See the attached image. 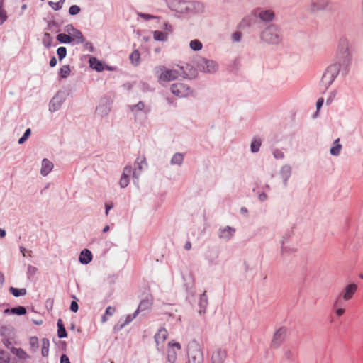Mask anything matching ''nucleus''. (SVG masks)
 <instances>
[{"mask_svg": "<svg viewBox=\"0 0 363 363\" xmlns=\"http://www.w3.org/2000/svg\"><path fill=\"white\" fill-rule=\"evenodd\" d=\"M340 65L337 64L330 65L326 68L320 83V86L323 91H325L332 84L340 73Z\"/></svg>", "mask_w": 363, "mask_h": 363, "instance_id": "4", "label": "nucleus"}, {"mask_svg": "<svg viewBox=\"0 0 363 363\" xmlns=\"http://www.w3.org/2000/svg\"><path fill=\"white\" fill-rule=\"evenodd\" d=\"M184 162V155L181 152H176L171 158L170 164L172 165L182 166Z\"/></svg>", "mask_w": 363, "mask_h": 363, "instance_id": "30", "label": "nucleus"}, {"mask_svg": "<svg viewBox=\"0 0 363 363\" xmlns=\"http://www.w3.org/2000/svg\"><path fill=\"white\" fill-rule=\"evenodd\" d=\"M189 13H201L204 11V6L200 1H187Z\"/></svg>", "mask_w": 363, "mask_h": 363, "instance_id": "20", "label": "nucleus"}, {"mask_svg": "<svg viewBox=\"0 0 363 363\" xmlns=\"http://www.w3.org/2000/svg\"><path fill=\"white\" fill-rule=\"evenodd\" d=\"M140 86H141V89L143 91H145V92L154 91V89L150 87V86L148 84L145 83V82H141L140 83Z\"/></svg>", "mask_w": 363, "mask_h": 363, "instance_id": "60", "label": "nucleus"}, {"mask_svg": "<svg viewBox=\"0 0 363 363\" xmlns=\"http://www.w3.org/2000/svg\"><path fill=\"white\" fill-rule=\"evenodd\" d=\"M357 284L355 283H351L345 286L342 291L337 295L333 306H336L339 299L340 298H342L344 301L350 300L354 294L357 292Z\"/></svg>", "mask_w": 363, "mask_h": 363, "instance_id": "8", "label": "nucleus"}, {"mask_svg": "<svg viewBox=\"0 0 363 363\" xmlns=\"http://www.w3.org/2000/svg\"><path fill=\"white\" fill-rule=\"evenodd\" d=\"M57 55L58 56L59 60H62L67 55V48L63 46L58 48L57 50Z\"/></svg>", "mask_w": 363, "mask_h": 363, "instance_id": "49", "label": "nucleus"}, {"mask_svg": "<svg viewBox=\"0 0 363 363\" xmlns=\"http://www.w3.org/2000/svg\"><path fill=\"white\" fill-rule=\"evenodd\" d=\"M181 349L179 342H169L167 349V360L169 363H174L177 359V350Z\"/></svg>", "mask_w": 363, "mask_h": 363, "instance_id": "19", "label": "nucleus"}, {"mask_svg": "<svg viewBox=\"0 0 363 363\" xmlns=\"http://www.w3.org/2000/svg\"><path fill=\"white\" fill-rule=\"evenodd\" d=\"M9 354L7 352L0 349V363H9Z\"/></svg>", "mask_w": 363, "mask_h": 363, "instance_id": "47", "label": "nucleus"}, {"mask_svg": "<svg viewBox=\"0 0 363 363\" xmlns=\"http://www.w3.org/2000/svg\"><path fill=\"white\" fill-rule=\"evenodd\" d=\"M195 63L198 70L204 74H214L219 69V65L216 61L203 57H198Z\"/></svg>", "mask_w": 363, "mask_h": 363, "instance_id": "2", "label": "nucleus"}, {"mask_svg": "<svg viewBox=\"0 0 363 363\" xmlns=\"http://www.w3.org/2000/svg\"><path fill=\"white\" fill-rule=\"evenodd\" d=\"M226 357V352L222 348H218L211 357L212 363H223Z\"/></svg>", "mask_w": 363, "mask_h": 363, "instance_id": "22", "label": "nucleus"}, {"mask_svg": "<svg viewBox=\"0 0 363 363\" xmlns=\"http://www.w3.org/2000/svg\"><path fill=\"white\" fill-rule=\"evenodd\" d=\"M152 304V299L150 298H146L142 300L135 311H138V313L140 312H144L150 309Z\"/></svg>", "mask_w": 363, "mask_h": 363, "instance_id": "27", "label": "nucleus"}, {"mask_svg": "<svg viewBox=\"0 0 363 363\" xmlns=\"http://www.w3.org/2000/svg\"><path fill=\"white\" fill-rule=\"evenodd\" d=\"M137 14H138V16H140V18H142L145 21H149V20L156 19V18H159L157 16H153V15H151V14H147V13H140V12H138Z\"/></svg>", "mask_w": 363, "mask_h": 363, "instance_id": "53", "label": "nucleus"}, {"mask_svg": "<svg viewBox=\"0 0 363 363\" xmlns=\"http://www.w3.org/2000/svg\"><path fill=\"white\" fill-rule=\"evenodd\" d=\"M153 38L156 41L166 42L168 40V33L161 30H155L153 32Z\"/></svg>", "mask_w": 363, "mask_h": 363, "instance_id": "33", "label": "nucleus"}, {"mask_svg": "<svg viewBox=\"0 0 363 363\" xmlns=\"http://www.w3.org/2000/svg\"><path fill=\"white\" fill-rule=\"evenodd\" d=\"M70 72V69L69 65H63L59 72V74L62 79H65L68 77Z\"/></svg>", "mask_w": 363, "mask_h": 363, "instance_id": "46", "label": "nucleus"}, {"mask_svg": "<svg viewBox=\"0 0 363 363\" xmlns=\"http://www.w3.org/2000/svg\"><path fill=\"white\" fill-rule=\"evenodd\" d=\"M130 183V177L122 176L120 179V186L121 188H125Z\"/></svg>", "mask_w": 363, "mask_h": 363, "instance_id": "55", "label": "nucleus"}, {"mask_svg": "<svg viewBox=\"0 0 363 363\" xmlns=\"http://www.w3.org/2000/svg\"><path fill=\"white\" fill-rule=\"evenodd\" d=\"M261 146V140L259 139H254L251 142L250 150L253 153H256L259 150Z\"/></svg>", "mask_w": 363, "mask_h": 363, "instance_id": "43", "label": "nucleus"}, {"mask_svg": "<svg viewBox=\"0 0 363 363\" xmlns=\"http://www.w3.org/2000/svg\"><path fill=\"white\" fill-rule=\"evenodd\" d=\"M292 174V167L290 164H286L281 167L279 174L282 179L283 186H287L288 181Z\"/></svg>", "mask_w": 363, "mask_h": 363, "instance_id": "18", "label": "nucleus"}, {"mask_svg": "<svg viewBox=\"0 0 363 363\" xmlns=\"http://www.w3.org/2000/svg\"><path fill=\"white\" fill-rule=\"evenodd\" d=\"M11 352L20 359H26L27 358H30V356L28 355L27 353L21 348L12 347L11 348Z\"/></svg>", "mask_w": 363, "mask_h": 363, "instance_id": "35", "label": "nucleus"}, {"mask_svg": "<svg viewBox=\"0 0 363 363\" xmlns=\"http://www.w3.org/2000/svg\"><path fill=\"white\" fill-rule=\"evenodd\" d=\"M337 52H353L352 41L348 37L342 35L339 38Z\"/></svg>", "mask_w": 363, "mask_h": 363, "instance_id": "14", "label": "nucleus"}, {"mask_svg": "<svg viewBox=\"0 0 363 363\" xmlns=\"http://www.w3.org/2000/svg\"><path fill=\"white\" fill-rule=\"evenodd\" d=\"M155 72L159 75L160 82H170L177 79L182 75L181 72L177 69H169L164 66L155 67Z\"/></svg>", "mask_w": 363, "mask_h": 363, "instance_id": "5", "label": "nucleus"}, {"mask_svg": "<svg viewBox=\"0 0 363 363\" xmlns=\"http://www.w3.org/2000/svg\"><path fill=\"white\" fill-rule=\"evenodd\" d=\"M242 33L240 32H235L232 35V40L233 42L238 43L241 40Z\"/></svg>", "mask_w": 363, "mask_h": 363, "instance_id": "59", "label": "nucleus"}, {"mask_svg": "<svg viewBox=\"0 0 363 363\" xmlns=\"http://www.w3.org/2000/svg\"><path fill=\"white\" fill-rule=\"evenodd\" d=\"M188 363H203V352L196 341L189 345Z\"/></svg>", "mask_w": 363, "mask_h": 363, "instance_id": "6", "label": "nucleus"}, {"mask_svg": "<svg viewBox=\"0 0 363 363\" xmlns=\"http://www.w3.org/2000/svg\"><path fill=\"white\" fill-rule=\"evenodd\" d=\"M9 291L12 294V295L15 297L22 296L26 294L27 291L26 289H18L15 287H10Z\"/></svg>", "mask_w": 363, "mask_h": 363, "instance_id": "41", "label": "nucleus"}, {"mask_svg": "<svg viewBox=\"0 0 363 363\" xmlns=\"http://www.w3.org/2000/svg\"><path fill=\"white\" fill-rule=\"evenodd\" d=\"M162 28L168 33H171L172 30V26L171 24H169V23L167 22H165L163 25V27Z\"/></svg>", "mask_w": 363, "mask_h": 363, "instance_id": "63", "label": "nucleus"}, {"mask_svg": "<svg viewBox=\"0 0 363 363\" xmlns=\"http://www.w3.org/2000/svg\"><path fill=\"white\" fill-rule=\"evenodd\" d=\"M129 108L130 111L135 116L138 113V112L141 111L143 112L144 113H147L150 111V107L146 106L143 101H139L136 104L130 105Z\"/></svg>", "mask_w": 363, "mask_h": 363, "instance_id": "21", "label": "nucleus"}, {"mask_svg": "<svg viewBox=\"0 0 363 363\" xmlns=\"http://www.w3.org/2000/svg\"><path fill=\"white\" fill-rule=\"evenodd\" d=\"M218 257V252L216 250H211L206 255V259L210 266L217 264L216 260Z\"/></svg>", "mask_w": 363, "mask_h": 363, "instance_id": "26", "label": "nucleus"}, {"mask_svg": "<svg viewBox=\"0 0 363 363\" xmlns=\"http://www.w3.org/2000/svg\"><path fill=\"white\" fill-rule=\"evenodd\" d=\"M330 0H311L309 6V12L315 13L320 11H325L328 9Z\"/></svg>", "mask_w": 363, "mask_h": 363, "instance_id": "12", "label": "nucleus"}, {"mask_svg": "<svg viewBox=\"0 0 363 363\" xmlns=\"http://www.w3.org/2000/svg\"><path fill=\"white\" fill-rule=\"evenodd\" d=\"M57 40L63 44H72V40L71 39V35L67 33H58L56 36Z\"/></svg>", "mask_w": 363, "mask_h": 363, "instance_id": "36", "label": "nucleus"}, {"mask_svg": "<svg viewBox=\"0 0 363 363\" xmlns=\"http://www.w3.org/2000/svg\"><path fill=\"white\" fill-rule=\"evenodd\" d=\"M133 171V170L131 166H126L123 169L122 176L130 177V176L132 174Z\"/></svg>", "mask_w": 363, "mask_h": 363, "instance_id": "58", "label": "nucleus"}, {"mask_svg": "<svg viewBox=\"0 0 363 363\" xmlns=\"http://www.w3.org/2000/svg\"><path fill=\"white\" fill-rule=\"evenodd\" d=\"M168 333L164 328H161L158 332L155 335V341L156 343L157 349L159 351H162L164 349L163 343L166 340Z\"/></svg>", "mask_w": 363, "mask_h": 363, "instance_id": "16", "label": "nucleus"}, {"mask_svg": "<svg viewBox=\"0 0 363 363\" xmlns=\"http://www.w3.org/2000/svg\"><path fill=\"white\" fill-rule=\"evenodd\" d=\"M189 47L194 51H199L202 49L203 44L199 40L194 39L190 41Z\"/></svg>", "mask_w": 363, "mask_h": 363, "instance_id": "42", "label": "nucleus"}, {"mask_svg": "<svg viewBox=\"0 0 363 363\" xmlns=\"http://www.w3.org/2000/svg\"><path fill=\"white\" fill-rule=\"evenodd\" d=\"M71 39H73L72 45H79L85 43V38L82 33L77 28L71 34Z\"/></svg>", "mask_w": 363, "mask_h": 363, "instance_id": "25", "label": "nucleus"}, {"mask_svg": "<svg viewBox=\"0 0 363 363\" xmlns=\"http://www.w3.org/2000/svg\"><path fill=\"white\" fill-rule=\"evenodd\" d=\"M236 230L235 228L231 226L220 227L218 230V237L220 240L224 242H228L231 240L235 236Z\"/></svg>", "mask_w": 363, "mask_h": 363, "instance_id": "10", "label": "nucleus"}, {"mask_svg": "<svg viewBox=\"0 0 363 363\" xmlns=\"http://www.w3.org/2000/svg\"><path fill=\"white\" fill-rule=\"evenodd\" d=\"M252 15L257 22L262 26L271 24L275 20V11L272 9L258 7L252 11Z\"/></svg>", "mask_w": 363, "mask_h": 363, "instance_id": "3", "label": "nucleus"}, {"mask_svg": "<svg viewBox=\"0 0 363 363\" xmlns=\"http://www.w3.org/2000/svg\"><path fill=\"white\" fill-rule=\"evenodd\" d=\"M111 111V101L107 98L101 99L96 108V113L103 118L108 115Z\"/></svg>", "mask_w": 363, "mask_h": 363, "instance_id": "13", "label": "nucleus"}, {"mask_svg": "<svg viewBox=\"0 0 363 363\" xmlns=\"http://www.w3.org/2000/svg\"><path fill=\"white\" fill-rule=\"evenodd\" d=\"M168 7L179 13H189V7L185 0H171L168 2Z\"/></svg>", "mask_w": 363, "mask_h": 363, "instance_id": "9", "label": "nucleus"}, {"mask_svg": "<svg viewBox=\"0 0 363 363\" xmlns=\"http://www.w3.org/2000/svg\"><path fill=\"white\" fill-rule=\"evenodd\" d=\"M78 309H79L78 303L75 301H72L70 304V310L72 312L76 313V312H77Z\"/></svg>", "mask_w": 363, "mask_h": 363, "instance_id": "61", "label": "nucleus"}, {"mask_svg": "<svg viewBox=\"0 0 363 363\" xmlns=\"http://www.w3.org/2000/svg\"><path fill=\"white\" fill-rule=\"evenodd\" d=\"M272 155L277 160H283L285 157L284 153L279 149H275L272 152Z\"/></svg>", "mask_w": 363, "mask_h": 363, "instance_id": "54", "label": "nucleus"}, {"mask_svg": "<svg viewBox=\"0 0 363 363\" xmlns=\"http://www.w3.org/2000/svg\"><path fill=\"white\" fill-rule=\"evenodd\" d=\"M80 263L83 264H87L92 260V254L88 249H84L79 257Z\"/></svg>", "mask_w": 363, "mask_h": 363, "instance_id": "24", "label": "nucleus"}, {"mask_svg": "<svg viewBox=\"0 0 363 363\" xmlns=\"http://www.w3.org/2000/svg\"><path fill=\"white\" fill-rule=\"evenodd\" d=\"M53 164L49 160L44 158L42 160L40 174L45 177L47 176L53 169Z\"/></svg>", "mask_w": 363, "mask_h": 363, "instance_id": "23", "label": "nucleus"}, {"mask_svg": "<svg viewBox=\"0 0 363 363\" xmlns=\"http://www.w3.org/2000/svg\"><path fill=\"white\" fill-rule=\"evenodd\" d=\"M57 336L59 338H65L67 336L66 329L61 319H58L57 323Z\"/></svg>", "mask_w": 363, "mask_h": 363, "instance_id": "37", "label": "nucleus"}, {"mask_svg": "<svg viewBox=\"0 0 363 363\" xmlns=\"http://www.w3.org/2000/svg\"><path fill=\"white\" fill-rule=\"evenodd\" d=\"M261 40L269 45H279L282 40L280 27L274 23L266 26L260 33Z\"/></svg>", "mask_w": 363, "mask_h": 363, "instance_id": "1", "label": "nucleus"}, {"mask_svg": "<svg viewBox=\"0 0 363 363\" xmlns=\"http://www.w3.org/2000/svg\"><path fill=\"white\" fill-rule=\"evenodd\" d=\"M208 296L206 295V291H204L202 294L200 296L199 298V306L200 308L199 313H205L206 308L208 306Z\"/></svg>", "mask_w": 363, "mask_h": 363, "instance_id": "28", "label": "nucleus"}, {"mask_svg": "<svg viewBox=\"0 0 363 363\" xmlns=\"http://www.w3.org/2000/svg\"><path fill=\"white\" fill-rule=\"evenodd\" d=\"M140 52L138 50H134L130 55V60L133 65L137 66L140 62Z\"/></svg>", "mask_w": 363, "mask_h": 363, "instance_id": "44", "label": "nucleus"}, {"mask_svg": "<svg viewBox=\"0 0 363 363\" xmlns=\"http://www.w3.org/2000/svg\"><path fill=\"white\" fill-rule=\"evenodd\" d=\"M5 313H12L17 315H23L26 313V308L24 306H17L11 309L7 308L4 311Z\"/></svg>", "mask_w": 363, "mask_h": 363, "instance_id": "32", "label": "nucleus"}, {"mask_svg": "<svg viewBox=\"0 0 363 363\" xmlns=\"http://www.w3.org/2000/svg\"><path fill=\"white\" fill-rule=\"evenodd\" d=\"M64 101V96L60 92H58L50 101L49 111L51 112H55L58 111L62 106Z\"/></svg>", "mask_w": 363, "mask_h": 363, "instance_id": "17", "label": "nucleus"}, {"mask_svg": "<svg viewBox=\"0 0 363 363\" xmlns=\"http://www.w3.org/2000/svg\"><path fill=\"white\" fill-rule=\"evenodd\" d=\"M172 93L180 98L189 96L191 92L190 87L183 83H174L171 86Z\"/></svg>", "mask_w": 363, "mask_h": 363, "instance_id": "11", "label": "nucleus"}, {"mask_svg": "<svg viewBox=\"0 0 363 363\" xmlns=\"http://www.w3.org/2000/svg\"><path fill=\"white\" fill-rule=\"evenodd\" d=\"M337 58L338 60L337 64L342 69V74H347L352 62L353 52H337Z\"/></svg>", "mask_w": 363, "mask_h": 363, "instance_id": "7", "label": "nucleus"}, {"mask_svg": "<svg viewBox=\"0 0 363 363\" xmlns=\"http://www.w3.org/2000/svg\"><path fill=\"white\" fill-rule=\"evenodd\" d=\"M81 9L77 5H72L69 9V13L71 16H75L79 13Z\"/></svg>", "mask_w": 363, "mask_h": 363, "instance_id": "52", "label": "nucleus"}, {"mask_svg": "<svg viewBox=\"0 0 363 363\" xmlns=\"http://www.w3.org/2000/svg\"><path fill=\"white\" fill-rule=\"evenodd\" d=\"M31 134V130L30 128H27L23 136H21L19 139H18V144L21 145V144H23L26 140L27 139L29 138V136Z\"/></svg>", "mask_w": 363, "mask_h": 363, "instance_id": "50", "label": "nucleus"}, {"mask_svg": "<svg viewBox=\"0 0 363 363\" xmlns=\"http://www.w3.org/2000/svg\"><path fill=\"white\" fill-rule=\"evenodd\" d=\"M286 328L281 327L274 333L272 340V346L273 347L277 348L281 345L286 337Z\"/></svg>", "mask_w": 363, "mask_h": 363, "instance_id": "15", "label": "nucleus"}, {"mask_svg": "<svg viewBox=\"0 0 363 363\" xmlns=\"http://www.w3.org/2000/svg\"><path fill=\"white\" fill-rule=\"evenodd\" d=\"M60 363H70L69 357L66 354H62Z\"/></svg>", "mask_w": 363, "mask_h": 363, "instance_id": "64", "label": "nucleus"}, {"mask_svg": "<svg viewBox=\"0 0 363 363\" xmlns=\"http://www.w3.org/2000/svg\"><path fill=\"white\" fill-rule=\"evenodd\" d=\"M52 40L53 38L49 33L45 32L43 33L42 37V44L44 45V47L49 49L52 46Z\"/></svg>", "mask_w": 363, "mask_h": 363, "instance_id": "38", "label": "nucleus"}, {"mask_svg": "<svg viewBox=\"0 0 363 363\" xmlns=\"http://www.w3.org/2000/svg\"><path fill=\"white\" fill-rule=\"evenodd\" d=\"M46 30L52 33H59L60 31V25L54 20L49 21L47 24Z\"/></svg>", "mask_w": 363, "mask_h": 363, "instance_id": "39", "label": "nucleus"}, {"mask_svg": "<svg viewBox=\"0 0 363 363\" xmlns=\"http://www.w3.org/2000/svg\"><path fill=\"white\" fill-rule=\"evenodd\" d=\"M42 348H41V354L43 357H47L49 353V347H50V342L49 340L47 338H43L42 340Z\"/></svg>", "mask_w": 363, "mask_h": 363, "instance_id": "40", "label": "nucleus"}, {"mask_svg": "<svg viewBox=\"0 0 363 363\" xmlns=\"http://www.w3.org/2000/svg\"><path fill=\"white\" fill-rule=\"evenodd\" d=\"M115 311H116L115 308L111 307V306H108V307H107V308H106V309L105 315H110V316H111V315H113V313H115Z\"/></svg>", "mask_w": 363, "mask_h": 363, "instance_id": "62", "label": "nucleus"}, {"mask_svg": "<svg viewBox=\"0 0 363 363\" xmlns=\"http://www.w3.org/2000/svg\"><path fill=\"white\" fill-rule=\"evenodd\" d=\"M89 64H90V67L97 72H101L104 70L103 64L101 63V62L98 60L96 57H91L89 59Z\"/></svg>", "mask_w": 363, "mask_h": 363, "instance_id": "34", "label": "nucleus"}, {"mask_svg": "<svg viewBox=\"0 0 363 363\" xmlns=\"http://www.w3.org/2000/svg\"><path fill=\"white\" fill-rule=\"evenodd\" d=\"M65 1V0H60L57 2L49 1L48 4L55 11H58L62 7V5Z\"/></svg>", "mask_w": 363, "mask_h": 363, "instance_id": "48", "label": "nucleus"}, {"mask_svg": "<svg viewBox=\"0 0 363 363\" xmlns=\"http://www.w3.org/2000/svg\"><path fill=\"white\" fill-rule=\"evenodd\" d=\"M342 145L340 143V138H337L333 143V146L330 150V153L333 156H338L342 150Z\"/></svg>", "mask_w": 363, "mask_h": 363, "instance_id": "31", "label": "nucleus"}, {"mask_svg": "<svg viewBox=\"0 0 363 363\" xmlns=\"http://www.w3.org/2000/svg\"><path fill=\"white\" fill-rule=\"evenodd\" d=\"M37 272L38 269L35 267L29 264L27 268L28 278L30 279L31 277L35 276Z\"/></svg>", "mask_w": 363, "mask_h": 363, "instance_id": "51", "label": "nucleus"}, {"mask_svg": "<svg viewBox=\"0 0 363 363\" xmlns=\"http://www.w3.org/2000/svg\"><path fill=\"white\" fill-rule=\"evenodd\" d=\"M77 28L72 24H67L64 27V31L67 35H71Z\"/></svg>", "mask_w": 363, "mask_h": 363, "instance_id": "56", "label": "nucleus"}, {"mask_svg": "<svg viewBox=\"0 0 363 363\" xmlns=\"http://www.w3.org/2000/svg\"><path fill=\"white\" fill-rule=\"evenodd\" d=\"M135 164L137 165V167L140 172L143 169L144 166H147L145 157H138L135 160Z\"/></svg>", "mask_w": 363, "mask_h": 363, "instance_id": "45", "label": "nucleus"}, {"mask_svg": "<svg viewBox=\"0 0 363 363\" xmlns=\"http://www.w3.org/2000/svg\"><path fill=\"white\" fill-rule=\"evenodd\" d=\"M138 315V311H135L133 314L128 315L125 318V320L121 323V320H120L119 321L120 324L117 325L115 327V329H117L118 330L123 329L125 325H127L130 323H131L136 318V316Z\"/></svg>", "mask_w": 363, "mask_h": 363, "instance_id": "29", "label": "nucleus"}, {"mask_svg": "<svg viewBox=\"0 0 363 363\" xmlns=\"http://www.w3.org/2000/svg\"><path fill=\"white\" fill-rule=\"evenodd\" d=\"M29 342L33 349L36 350L38 347V339L36 337H31Z\"/></svg>", "mask_w": 363, "mask_h": 363, "instance_id": "57", "label": "nucleus"}]
</instances>
